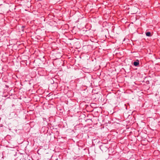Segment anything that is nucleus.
Here are the masks:
<instances>
[{
    "label": "nucleus",
    "instance_id": "1",
    "mask_svg": "<svg viewBox=\"0 0 160 160\" xmlns=\"http://www.w3.org/2000/svg\"><path fill=\"white\" fill-rule=\"evenodd\" d=\"M138 8L137 7H135L132 9L131 10V12L132 14H135L138 11Z\"/></svg>",
    "mask_w": 160,
    "mask_h": 160
},
{
    "label": "nucleus",
    "instance_id": "2",
    "mask_svg": "<svg viewBox=\"0 0 160 160\" xmlns=\"http://www.w3.org/2000/svg\"><path fill=\"white\" fill-rule=\"evenodd\" d=\"M139 64V61L137 60V61L134 62L133 64L135 66H137Z\"/></svg>",
    "mask_w": 160,
    "mask_h": 160
},
{
    "label": "nucleus",
    "instance_id": "3",
    "mask_svg": "<svg viewBox=\"0 0 160 160\" xmlns=\"http://www.w3.org/2000/svg\"><path fill=\"white\" fill-rule=\"evenodd\" d=\"M146 34L147 36H151V33L150 32H146Z\"/></svg>",
    "mask_w": 160,
    "mask_h": 160
}]
</instances>
